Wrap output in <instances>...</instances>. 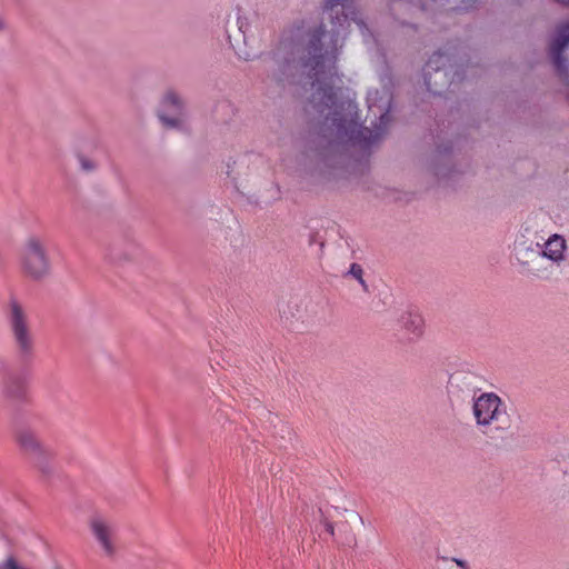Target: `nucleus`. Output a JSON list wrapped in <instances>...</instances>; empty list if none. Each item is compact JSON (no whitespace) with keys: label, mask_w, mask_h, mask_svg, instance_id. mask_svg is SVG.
<instances>
[{"label":"nucleus","mask_w":569,"mask_h":569,"mask_svg":"<svg viewBox=\"0 0 569 569\" xmlns=\"http://www.w3.org/2000/svg\"><path fill=\"white\" fill-rule=\"evenodd\" d=\"M80 166L86 171H91L96 168V163L84 157L79 158Z\"/></svg>","instance_id":"f3484780"},{"label":"nucleus","mask_w":569,"mask_h":569,"mask_svg":"<svg viewBox=\"0 0 569 569\" xmlns=\"http://www.w3.org/2000/svg\"><path fill=\"white\" fill-rule=\"evenodd\" d=\"M158 118L167 129H181L184 126L187 111L182 98L177 92L168 91L163 94Z\"/></svg>","instance_id":"39448f33"},{"label":"nucleus","mask_w":569,"mask_h":569,"mask_svg":"<svg viewBox=\"0 0 569 569\" xmlns=\"http://www.w3.org/2000/svg\"><path fill=\"white\" fill-rule=\"evenodd\" d=\"M239 57L244 59V60H251V59H254L257 56H258V52L256 51H241L239 50L238 52Z\"/></svg>","instance_id":"a211bd4d"},{"label":"nucleus","mask_w":569,"mask_h":569,"mask_svg":"<svg viewBox=\"0 0 569 569\" xmlns=\"http://www.w3.org/2000/svg\"><path fill=\"white\" fill-rule=\"evenodd\" d=\"M6 23L2 18H0V30L4 28Z\"/></svg>","instance_id":"6ab92c4d"},{"label":"nucleus","mask_w":569,"mask_h":569,"mask_svg":"<svg viewBox=\"0 0 569 569\" xmlns=\"http://www.w3.org/2000/svg\"><path fill=\"white\" fill-rule=\"evenodd\" d=\"M569 44V23L558 28L557 33L551 43V53L558 69H562L563 59L561 51Z\"/></svg>","instance_id":"9b49d317"},{"label":"nucleus","mask_w":569,"mask_h":569,"mask_svg":"<svg viewBox=\"0 0 569 569\" xmlns=\"http://www.w3.org/2000/svg\"><path fill=\"white\" fill-rule=\"evenodd\" d=\"M449 388L451 392L462 391L466 392L467 395L473 392V387L469 381V377L463 373L452 375L449 380Z\"/></svg>","instance_id":"ddd939ff"},{"label":"nucleus","mask_w":569,"mask_h":569,"mask_svg":"<svg viewBox=\"0 0 569 569\" xmlns=\"http://www.w3.org/2000/svg\"><path fill=\"white\" fill-rule=\"evenodd\" d=\"M331 36L320 31L308 34V59L305 66L313 72L310 106L322 118L326 136L339 141H357L370 144L381 136V127L389 121V98L387 92L380 96L378 90L368 92V106L383 111L380 114L378 131L373 134L368 128L360 129L357 122V106L355 93L341 86V79L336 73L337 46L327 44Z\"/></svg>","instance_id":"f257e3e1"},{"label":"nucleus","mask_w":569,"mask_h":569,"mask_svg":"<svg viewBox=\"0 0 569 569\" xmlns=\"http://www.w3.org/2000/svg\"><path fill=\"white\" fill-rule=\"evenodd\" d=\"M426 83L429 87V89H431V84H430L429 80H426Z\"/></svg>","instance_id":"aec40b11"},{"label":"nucleus","mask_w":569,"mask_h":569,"mask_svg":"<svg viewBox=\"0 0 569 569\" xmlns=\"http://www.w3.org/2000/svg\"><path fill=\"white\" fill-rule=\"evenodd\" d=\"M401 326L412 339H417L423 333L425 321L419 313L406 312L401 317Z\"/></svg>","instance_id":"f8f14e48"},{"label":"nucleus","mask_w":569,"mask_h":569,"mask_svg":"<svg viewBox=\"0 0 569 569\" xmlns=\"http://www.w3.org/2000/svg\"><path fill=\"white\" fill-rule=\"evenodd\" d=\"M90 529L103 552L108 556L113 555L116 551L113 541L114 525L103 517L96 516L90 520Z\"/></svg>","instance_id":"1a4fd4ad"},{"label":"nucleus","mask_w":569,"mask_h":569,"mask_svg":"<svg viewBox=\"0 0 569 569\" xmlns=\"http://www.w3.org/2000/svg\"><path fill=\"white\" fill-rule=\"evenodd\" d=\"M17 442L21 450L34 457H42L47 450L34 430L21 428L17 431Z\"/></svg>","instance_id":"9d476101"},{"label":"nucleus","mask_w":569,"mask_h":569,"mask_svg":"<svg viewBox=\"0 0 569 569\" xmlns=\"http://www.w3.org/2000/svg\"><path fill=\"white\" fill-rule=\"evenodd\" d=\"M8 319L17 350L22 356H30L34 349V338L28 317L17 301L10 302Z\"/></svg>","instance_id":"20e7f679"},{"label":"nucleus","mask_w":569,"mask_h":569,"mask_svg":"<svg viewBox=\"0 0 569 569\" xmlns=\"http://www.w3.org/2000/svg\"><path fill=\"white\" fill-rule=\"evenodd\" d=\"M472 415L477 427L485 433L492 428L506 431L511 425L506 403L495 392H483L473 397Z\"/></svg>","instance_id":"f03ea898"},{"label":"nucleus","mask_w":569,"mask_h":569,"mask_svg":"<svg viewBox=\"0 0 569 569\" xmlns=\"http://www.w3.org/2000/svg\"><path fill=\"white\" fill-rule=\"evenodd\" d=\"M540 257L543 263L549 267V276L552 273L555 268H560L567 261L568 256V242L565 236L559 233L550 234L539 246Z\"/></svg>","instance_id":"0eeeda50"},{"label":"nucleus","mask_w":569,"mask_h":569,"mask_svg":"<svg viewBox=\"0 0 569 569\" xmlns=\"http://www.w3.org/2000/svg\"><path fill=\"white\" fill-rule=\"evenodd\" d=\"M437 569H469L468 563L455 558H441L437 561Z\"/></svg>","instance_id":"2eb2a0df"},{"label":"nucleus","mask_w":569,"mask_h":569,"mask_svg":"<svg viewBox=\"0 0 569 569\" xmlns=\"http://www.w3.org/2000/svg\"><path fill=\"white\" fill-rule=\"evenodd\" d=\"M363 269L360 264L358 263H352L348 270V272L346 273V276L348 277H351L353 278L355 280H357L359 282V284L361 286L362 290L365 292H368L369 291V288H368V284L363 278Z\"/></svg>","instance_id":"4468645a"},{"label":"nucleus","mask_w":569,"mask_h":569,"mask_svg":"<svg viewBox=\"0 0 569 569\" xmlns=\"http://www.w3.org/2000/svg\"><path fill=\"white\" fill-rule=\"evenodd\" d=\"M539 246L540 243H519L515 248V254L526 273L543 279L549 277V267L541 261Z\"/></svg>","instance_id":"423d86ee"},{"label":"nucleus","mask_w":569,"mask_h":569,"mask_svg":"<svg viewBox=\"0 0 569 569\" xmlns=\"http://www.w3.org/2000/svg\"><path fill=\"white\" fill-rule=\"evenodd\" d=\"M20 269L32 281H41L50 274V259L39 236L32 234L24 240L20 253Z\"/></svg>","instance_id":"7ed1b4c3"},{"label":"nucleus","mask_w":569,"mask_h":569,"mask_svg":"<svg viewBox=\"0 0 569 569\" xmlns=\"http://www.w3.org/2000/svg\"><path fill=\"white\" fill-rule=\"evenodd\" d=\"M443 60H447V58L443 54H441V53L433 54L427 63L426 71H425L426 76L429 73V70H435V71L439 72L440 68L442 66H445V63H442Z\"/></svg>","instance_id":"dca6fc26"},{"label":"nucleus","mask_w":569,"mask_h":569,"mask_svg":"<svg viewBox=\"0 0 569 569\" xmlns=\"http://www.w3.org/2000/svg\"><path fill=\"white\" fill-rule=\"evenodd\" d=\"M355 1L353 0H327L325 4V12L332 20H337V23L342 27L343 23H347V27L350 28L351 23H355L360 30L363 29V24L361 21L350 18V14L355 13ZM336 24V22H333Z\"/></svg>","instance_id":"6e6552de"}]
</instances>
